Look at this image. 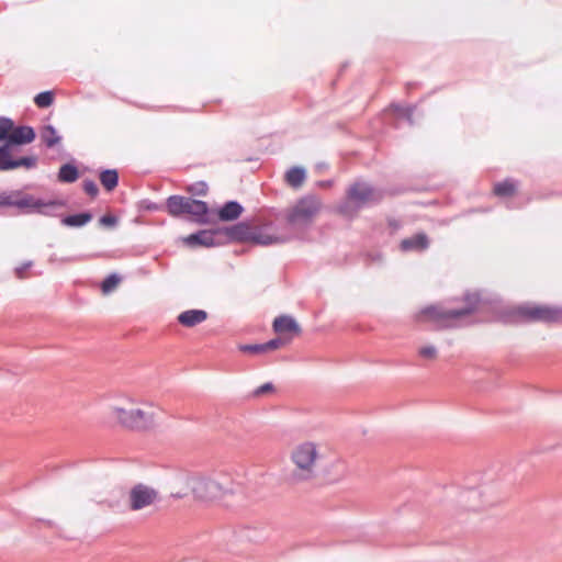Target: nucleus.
Instances as JSON below:
<instances>
[{
    "mask_svg": "<svg viewBox=\"0 0 562 562\" xmlns=\"http://www.w3.org/2000/svg\"><path fill=\"white\" fill-rule=\"evenodd\" d=\"M162 408L153 403L123 395L108 407L109 419L117 427L135 432L157 429L162 419Z\"/></svg>",
    "mask_w": 562,
    "mask_h": 562,
    "instance_id": "nucleus-1",
    "label": "nucleus"
},
{
    "mask_svg": "<svg viewBox=\"0 0 562 562\" xmlns=\"http://www.w3.org/2000/svg\"><path fill=\"white\" fill-rule=\"evenodd\" d=\"M179 485L175 497L192 495L195 502L206 505L217 504L234 492L232 479L225 473L189 474L179 480Z\"/></svg>",
    "mask_w": 562,
    "mask_h": 562,
    "instance_id": "nucleus-2",
    "label": "nucleus"
},
{
    "mask_svg": "<svg viewBox=\"0 0 562 562\" xmlns=\"http://www.w3.org/2000/svg\"><path fill=\"white\" fill-rule=\"evenodd\" d=\"M34 139L35 132L32 127L14 126L11 119L0 117V171L34 168L37 164L36 156H14L16 145L30 144Z\"/></svg>",
    "mask_w": 562,
    "mask_h": 562,
    "instance_id": "nucleus-3",
    "label": "nucleus"
},
{
    "mask_svg": "<svg viewBox=\"0 0 562 562\" xmlns=\"http://www.w3.org/2000/svg\"><path fill=\"white\" fill-rule=\"evenodd\" d=\"M290 462L293 465L292 477L306 482L316 477L319 462L323 459L321 443L313 440L297 442L290 450Z\"/></svg>",
    "mask_w": 562,
    "mask_h": 562,
    "instance_id": "nucleus-4",
    "label": "nucleus"
},
{
    "mask_svg": "<svg viewBox=\"0 0 562 562\" xmlns=\"http://www.w3.org/2000/svg\"><path fill=\"white\" fill-rule=\"evenodd\" d=\"M167 210L172 216L190 215L195 221L203 222L209 209L203 201L171 195L167 200Z\"/></svg>",
    "mask_w": 562,
    "mask_h": 562,
    "instance_id": "nucleus-5",
    "label": "nucleus"
},
{
    "mask_svg": "<svg viewBox=\"0 0 562 562\" xmlns=\"http://www.w3.org/2000/svg\"><path fill=\"white\" fill-rule=\"evenodd\" d=\"M159 501L156 488L138 483L132 486L126 495V506L131 512H140L155 506Z\"/></svg>",
    "mask_w": 562,
    "mask_h": 562,
    "instance_id": "nucleus-6",
    "label": "nucleus"
},
{
    "mask_svg": "<svg viewBox=\"0 0 562 562\" xmlns=\"http://www.w3.org/2000/svg\"><path fill=\"white\" fill-rule=\"evenodd\" d=\"M321 209L322 203L316 196H305L289 210L288 222L293 225L307 224L319 213Z\"/></svg>",
    "mask_w": 562,
    "mask_h": 562,
    "instance_id": "nucleus-7",
    "label": "nucleus"
},
{
    "mask_svg": "<svg viewBox=\"0 0 562 562\" xmlns=\"http://www.w3.org/2000/svg\"><path fill=\"white\" fill-rule=\"evenodd\" d=\"M516 313L526 322L557 323L562 319V310L548 305L526 304L518 306Z\"/></svg>",
    "mask_w": 562,
    "mask_h": 562,
    "instance_id": "nucleus-8",
    "label": "nucleus"
},
{
    "mask_svg": "<svg viewBox=\"0 0 562 562\" xmlns=\"http://www.w3.org/2000/svg\"><path fill=\"white\" fill-rule=\"evenodd\" d=\"M381 194L372 187L363 182L353 183L347 191V203L341 207V212L348 214L349 204L361 207L368 203L376 202Z\"/></svg>",
    "mask_w": 562,
    "mask_h": 562,
    "instance_id": "nucleus-9",
    "label": "nucleus"
},
{
    "mask_svg": "<svg viewBox=\"0 0 562 562\" xmlns=\"http://www.w3.org/2000/svg\"><path fill=\"white\" fill-rule=\"evenodd\" d=\"M470 310H451L443 311L437 306H428L420 311L418 314L419 321H434L438 322L441 326L448 327L452 325V321L461 316L470 314Z\"/></svg>",
    "mask_w": 562,
    "mask_h": 562,
    "instance_id": "nucleus-10",
    "label": "nucleus"
},
{
    "mask_svg": "<svg viewBox=\"0 0 562 562\" xmlns=\"http://www.w3.org/2000/svg\"><path fill=\"white\" fill-rule=\"evenodd\" d=\"M273 330L277 334H291L292 336H299L301 334V327L296 321L288 315H282L273 321Z\"/></svg>",
    "mask_w": 562,
    "mask_h": 562,
    "instance_id": "nucleus-11",
    "label": "nucleus"
},
{
    "mask_svg": "<svg viewBox=\"0 0 562 562\" xmlns=\"http://www.w3.org/2000/svg\"><path fill=\"white\" fill-rule=\"evenodd\" d=\"M207 312L204 310H188L180 313L177 317L178 322L184 327H194L207 319Z\"/></svg>",
    "mask_w": 562,
    "mask_h": 562,
    "instance_id": "nucleus-12",
    "label": "nucleus"
},
{
    "mask_svg": "<svg viewBox=\"0 0 562 562\" xmlns=\"http://www.w3.org/2000/svg\"><path fill=\"white\" fill-rule=\"evenodd\" d=\"M348 473L346 463L338 459L325 469V476L328 483L340 482L348 476Z\"/></svg>",
    "mask_w": 562,
    "mask_h": 562,
    "instance_id": "nucleus-13",
    "label": "nucleus"
},
{
    "mask_svg": "<svg viewBox=\"0 0 562 562\" xmlns=\"http://www.w3.org/2000/svg\"><path fill=\"white\" fill-rule=\"evenodd\" d=\"M428 247V238L425 234L419 233L409 238L403 239L401 241V249L404 251L412 250H425Z\"/></svg>",
    "mask_w": 562,
    "mask_h": 562,
    "instance_id": "nucleus-14",
    "label": "nucleus"
},
{
    "mask_svg": "<svg viewBox=\"0 0 562 562\" xmlns=\"http://www.w3.org/2000/svg\"><path fill=\"white\" fill-rule=\"evenodd\" d=\"M31 205V199L21 198L19 192L0 193V207L1 206H19L25 207Z\"/></svg>",
    "mask_w": 562,
    "mask_h": 562,
    "instance_id": "nucleus-15",
    "label": "nucleus"
},
{
    "mask_svg": "<svg viewBox=\"0 0 562 562\" xmlns=\"http://www.w3.org/2000/svg\"><path fill=\"white\" fill-rule=\"evenodd\" d=\"M184 241L189 246H213L214 245V234L209 231H201L195 234H191L184 238Z\"/></svg>",
    "mask_w": 562,
    "mask_h": 562,
    "instance_id": "nucleus-16",
    "label": "nucleus"
},
{
    "mask_svg": "<svg viewBox=\"0 0 562 562\" xmlns=\"http://www.w3.org/2000/svg\"><path fill=\"white\" fill-rule=\"evenodd\" d=\"M243 212V207L235 201L227 202L220 211L218 217L222 221H234L239 217Z\"/></svg>",
    "mask_w": 562,
    "mask_h": 562,
    "instance_id": "nucleus-17",
    "label": "nucleus"
},
{
    "mask_svg": "<svg viewBox=\"0 0 562 562\" xmlns=\"http://www.w3.org/2000/svg\"><path fill=\"white\" fill-rule=\"evenodd\" d=\"M306 179L305 170L301 167H292L285 173V181L292 188L301 187Z\"/></svg>",
    "mask_w": 562,
    "mask_h": 562,
    "instance_id": "nucleus-18",
    "label": "nucleus"
},
{
    "mask_svg": "<svg viewBox=\"0 0 562 562\" xmlns=\"http://www.w3.org/2000/svg\"><path fill=\"white\" fill-rule=\"evenodd\" d=\"M493 192L495 195L501 198H510L516 194L517 186L513 180L507 179L495 183L493 187Z\"/></svg>",
    "mask_w": 562,
    "mask_h": 562,
    "instance_id": "nucleus-19",
    "label": "nucleus"
},
{
    "mask_svg": "<svg viewBox=\"0 0 562 562\" xmlns=\"http://www.w3.org/2000/svg\"><path fill=\"white\" fill-rule=\"evenodd\" d=\"M100 182L106 191H113L119 183V173L115 169H106L100 173Z\"/></svg>",
    "mask_w": 562,
    "mask_h": 562,
    "instance_id": "nucleus-20",
    "label": "nucleus"
},
{
    "mask_svg": "<svg viewBox=\"0 0 562 562\" xmlns=\"http://www.w3.org/2000/svg\"><path fill=\"white\" fill-rule=\"evenodd\" d=\"M79 178L78 169L75 165L65 164L58 172V181L64 183H72Z\"/></svg>",
    "mask_w": 562,
    "mask_h": 562,
    "instance_id": "nucleus-21",
    "label": "nucleus"
},
{
    "mask_svg": "<svg viewBox=\"0 0 562 562\" xmlns=\"http://www.w3.org/2000/svg\"><path fill=\"white\" fill-rule=\"evenodd\" d=\"M41 139L47 147H54L60 142V136L52 125H46L41 130Z\"/></svg>",
    "mask_w": 562,
    "mask_h": 562,
    "instance_id": "nucleus-22",
    "label": "nucleus"
},
{
    "mask_svg": "<svg viewBox=\"0 0 562 562\" xmlns=\"http://www.w3.org/2000/svg\"><path fill=\"white\" fill-rule=\"evenodd\" d=\"M122 279L119 274L112 273L109 277H106L103 282L101 283V291L104 295L110 294L113 292L119 284L121 283Z\"/></svg>",
    "mask_w": 562,
    "mask_h": 562,
    "instance_id": "nucleus-23",
    "label": "nucleus"
},
{
    "mask_svg": "<svg viewBox=\"0 0 562 562\" xmlns=\"http://www.w3.org/2000/svg\"><path fill=\"white\" fill-rule=\"evenodd\" d=\"M91 218L92 216L90 213H80L65 217L63 223L67 226H82L90 222Z\"/></svg>",
    "mask_w": 562,
    "mask_h": 562,
    "instance_id": "nucleus-24",
    "label": "nucleus"
},
{
    "mask_svg": "<svg viewBox=\"0 0 562 562\" xmlns=\"http://www.w3.org/2000/svg\"><path fill=\"white\" fill-rule=\"evenodd\" d=\"M53 101L54 94L50 91L41 92L34 99V102L38 108H48L52 105Z\"/></svg>",
    "mask_w": 562,
    "mask_h": 562,
    "instance_id": "nucleus-25",
    "label": "nucleus"
},
{
    "mask_svg": "<svg viewBox=\"0 0 562 562\" xmlns=\"http://www.w3.org/2000/svg\"><path fill=\"white\" fill-rule=\"evenodd\" d=\"M292 337H289V338H274V339H271L267 342H265V350L266 352L268 351H271V350H276V349H279L281 348L282 346L289 344L291 341Z\"/></svg>",
    "mask_w": 562,
    "mask_h": 562,
    "instance_id": "nucleus-26",
    "label": "nucleus"
},
{
    "mask_svg": "<svg viewBox=\"0 0 562 562\" xmlns=\"http://www.w3.org/2000/svg\"><path fill=\"white\" fill-rule=\"evenodd\" d=\"M254 240L260 245H271L282 241L279 237H273L268 234L259 233L254 236Z\"/></svg>",
    "mask_w": 562,
    "mask_h": 562,
    "instance_id": "nucleus-27",
    "label": "nucleus"
},
{
    "mask_svg": "<svg viewBox=\"0 0 562 562\" xmlns=\"http://www.w3.org/2000/svg\"><path fill=\"white\" fill-rule=\"evenodd\" d=\"M418 353L420 357L429 360H434L437 357V350L432 346H424L420 347L418 350Z\"/></svg>",
    "mask_w": 562,
    "mask_h": 562,
    "instance_id": "nucleus-28",
    "label": "nucleus"
},
{
    "mask_svg": "<svg viewBox=\"0 0 562 562\" xmlns=\"http://www.w3.org/2000/svg\"><path fill=\"white\" fill-rule=\"evenodd\" d=\"M83 190L85 192L90 195L91 198H95L99 193V189L97 187V184L94 183V181L92 180H85L83 183Z\"/></svg>",
    "mask_w": 562,
    "mask_h": 562,
    "instance_id": "nucleus-29",
    "label": "nucleus"
},
{
    "mask_svg": "<svg viewBox=\"0 0 562 562\" xmlns=\"http://www.w3.org/2000/svg\"><path fill=\"white\" fill-rule=\"evenodd\" d=\"M31 267H32V262L31 261L22 263L20 267H18L15 269V276L19 279H26L29 277L27 271L30 270Z\"/></svg>",
    "mask_w": 562,
    "mask_h": 562,
    "instance_id": "nucleus-30",
    "label": "nucleus"
},
{
    "mask_svg": "<svg viewBox=\"0 0 562 562\" xmlns=\"http://www.w3.org/2000/svg\"><path fill=\"white\" fill-rule=\"evenodd\" d=\"M240 350H243L245 352H254V353H263V352H266L263 344L246 345V346L240 347Z\"/></svg>",
    "mask_w": 562,
    "mask_h": 562,
    "instance_id": "nucleus-31",
    "label": "nucleus"
},
{
    "mask_svg": "<svg viewBox=\"0 0 562 562\" xmlns=\"http://www.w3.org/2000/svg\"><path fill=\"white\" fill-rule=\"evenodd\" d=\"M272 391H273V385H272L271 383H266V384H263V385L259 386V387L256 390L255 394H256L257 396H260V395H263V394H266V393H268V392H272Z\"/></svg>",
    "mask_w": 562,
    "mask_h": 562,
    "instance_id": "nucleus-32",
    "label": "nucleus"
},
{
    "mask_svg": "<svg viewBox=\"0 0 562 562\" xmlns=\"http://www.w3.org/2000/svg\"><path fill=\"white\" fill-rule=\"evenodd\" d=\"M116 222L115 217L111 216V215H104L100 218V224L104 225V226H112L114 225Z\"/></svg>",
    "mask_w": 562,
    "mask_h": 562,
    "instance_id": "nucleus-33",
    "label": "nucleus"
},
{
    "mask_svg": "<svg viewBox=\"0 0 562 562\" xmlns=\"http://www.w3.org/2000/svg\"><path fill=\"white\" fill-rule=\"evenodd\" d=\"M201 188H198V190L195 191L198 194H205L206 192V188H205V184L201 183L200 184Z\"/></svg>",
    "mask_w": 562,
    "mask_h": 562,
    "instance_id": "nucleus-34",
    "label": "nucleus"
}]
</instances>
